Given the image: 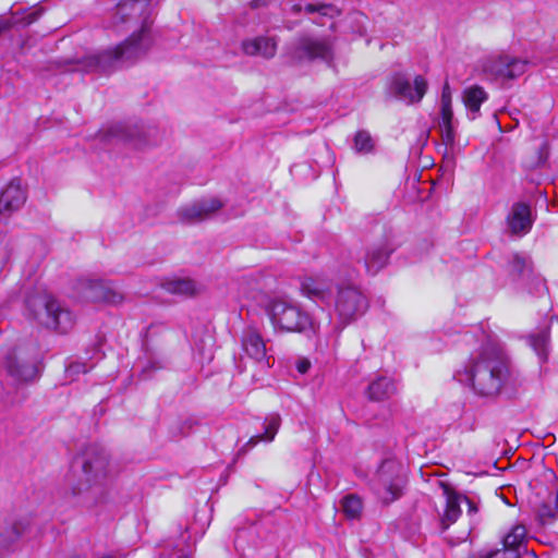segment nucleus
Masks as SVG:
<instances>
[{
  "instance_id": "72a5a7b5",
  "label": "nucleus",
  "mask_w": 558,
  "mask_h": 558,
  "mask_svg": "<svg viewBox=\"0 0 558 558\" xmlns=\"http://www.w3.org/2000/svg\"><path fill=\"white\" fill-rule=\"evenodd\" d=\"M440 102H452V93L448 82L442 86Z\"/></svg>"
},
{
  "instance_id": "58836bf2",
  "label": "nucleus",
  "mask_w": 558,
  "mask_h": 558,
  "mask_svg": "<svg viewBox=\"0 0 558 558\" xmlns=\"http://www.w3.org/2000/svg\"><path fill=\"white\" fill-rule=\"evenodd\" d=\"M269 0H253L251 2V7L252 8H258L260 5H266L268 3Z\"/></svg>"
},
{
  "instance_id": "2f4dec72",
  "label": "nucleus",
  "mask_w": 558,
  "mask_h": 558,
  "mask_svg": "<svg viewBox=\"0 0 558 558\" xmlns=\"http://www.w3.org/2000/svg\"><path fill=\"white\" fill-rule=\"evenodd\" d=\"M486 558H520V555L515 548H509L502 545L501 548L488 553Z\"/></svg>"
},
{
  "instance_id": "c85d7f7f",
  "label": "nucleus",
  "mask_w": 558,
  "mask_h": 558,
  "mask_svg": "<svg viewBox=\"0 0 558 558\" xmlns=\"http://www.w3.org/2000/svg\"><path fill=\"white\" fill-rule=\"evenodd\" d=\"M362 500L354 496L349 495L342 499V510L349 519H356L362 512Z\"/></svg>"
},
{
  "instance_id": "6e6552de",
  "label": "nucleus",
  "mask_w": 558,
  "mask_h": 558,
  "mask_svg": "<svg viewBox=\"0 0 558 558\" xmlns=\"http://www.w3.org/2000/svg\"><path fill=\"white\" fill-rule=\"evenodd\" d=\"M526 64L523 59L500 53L488 57L483 63V71L494 80H510L522 75Z\"/></svg>"
},
{
  "instance_id": "2eb2a0df",
  "label": "nucleus",
  "mask_w": 558,
  "mask_h": 558,
  "mask_svg": "<svg viewBox=\"0 0 558 558\" xmlns=\"http://www.w3.org/2000/svg\"><path fill=\"white\" fill-rule=\"evenodd\" d=\"M222 207L218 198L201 199L179 209L180 221L185 223H196L210 218Z\"/></svg>"
},
{
  "instance_id": "5701e85b",
  "label": "nucleus",
  "mask_w": 558,
  "mask_h": 558,
  "mask_svg": "<svg viewBox=\"0 0 558 558\" xmlns=\"http://www.w3.org/2000/svg\"><path fill=\"white\" fill-rule=\"evenodd\" d=\"M439 124L444 142L451 144L454 140L452 102H440Z\"/></svg>"
},
{
  "instance_id": "ddd939ff",
  "label": "nucleus",
  "mask_w": 558,
  "mask_h": 558,
  "mask_svg": "<svg viewBox=\"0 0 558 558\" xmlns=\"http://www.w3.org/2000/svg\"><path fill=\"white\" fill-rule=\"evenodd\" d=\"M439 484L446 497V507L440 518V525L442 530H447L460 517L461 502H465L469 506V511L475 512L476 508L468 497L454 492L449 484L444 482H440Z\"/></svg>"
},
{
  "instance_id": "b1692460",
  "label": "nucleus",
  "mask_w": 558,
  "mask_h": 558,
  "mask_svg": "<svg viewBox=\"0 0 558 558\" xmlns=\"http://www.w3.org/2000/svg\"><path fill=\"white\" fill-rule=\"evenodd\" d=\"M487 99V94L480 86H471L463 92V102L469 111L476 114L481 105Z\"/></svg>"
},
{
  "instance_id": "7ed1b4c3",
  "label": "nucleus",
  "mask_w": 558,
  "mask_h": 558,
  "mask_svg": "<svg viewBox=\"0 0 558 558\" xmlns=\"http://www.w3.org/2000/svg\"><path fill=\"white\" fill-rule=\"evenodd\" d=\"M114 470L109 454L104 450L89 449L81 459V473L72 486L73 495H84L86 501L104 502L109 493V483Z\"/></svg>"
},
{
  "instance_id": "473e14b6",
  "label": "nucleus",
  "mask_w": 558,
  "mask_h": 558,
  "mask_svg": "<svg viewBox=\"0 0 558 558\" xmlns=\"http://www.w3.org/2000/svg\"><path fill=\"white\" fill-rule=\"evenodd\" d=\"M28 530V523L24 521L14 522L10 529L8 541L13 542Z\"/></svg>"
},
{
  "instance_id": "4c0bfd02",
  "label": "nucleus",
  "mask_w": 558,
  "mask_h": 558,
  "mask_svg": "<svg viewBox=\"0 0 558 558\" xmlns=\"http://www.w3.org/2000/svg\"><path fill=\"white\" fill-rule=\"evenodd\" d=\"M39 13H40V12H39L38 10H36V11H34V12L29 13V14H28V16L25 19V23H26V24H31V23H33L34 21H36V20H37V17L39 16Z\"/></svg>"
},
{
  "instance_id": "0eeeda50",
  "label": "nucleus",
  "mask_w": 558,
  "mask_h": 558,
  "mask_svg": "<svg viewBox=\"0 0 558 558\" xmlns=\"http://www.w3.org/2000/svg\"><path fill=\"white\" fill-rule=\"evenodd\" d=\"M376 493L386 504L398 499L405 485V474L402 465L393 460L383 462L378 470Z\"/></svg>"
},
{
  "instance_id": "f257e3e1",
  "label": "nucleus",
  "mask_w": 558,
  "mask_h": 558,
  "mask_svg": "<svg viewBox=\"0 0 558 558\" xmlns=\"http://www.w3.org/2000/svg\"><path fill=\"white\" fill-rule=\"evenodd\" d=\"M116 21L134 27L132 35L112 48L89 56L84 69L110 72L137 60L153 46L149 0H124L117 7Z\"/></svg>"
},
{
  "instance_id": "39448f33",
  "label": "nucleus",
  "mask_w": 558,
  "mask_h": 558,
  "mask_svg": "<svg viewBox=\"0 0 558 558\" xmlns=\"http://www.w3.org/2000/svg\"><path fill=\"white\" fill-rule=\"evenodd\" d=\"M272 326L287 332L314 329L311 316L300 306L283 298H272L265 306Z\"/></svg>"
},
{
  "instance_id": "412c9836",
  "label": "nucleus",
  "mask_w": 558,
  "mask_h": 558,
  "mask_svg": "<svg viewBox=\"0 0 558 558\" xmlns=\"http://www.w3.org/2000/svg\"><path fill=\"white\" fill-rule=\"evenodd\" d=\"M162 288L175 295L193 296L198 293V284L190 278H171L162 282Z\"/></svg>"
},
{
  "instance_id": "4468645a",
  "label": "nucleus",
  "mask_w": 558,
  "mask_h": 558,
  "mask_svg": "<svg viewBox=\"0 0 558 558\" xmlns=\"http://www.w3.org/2000/svg\"><path fill=\"white\" fill-rule=\"evenodd\" d=\"M333 43L329 38H314L311 36H302L299 38L295 53L300 59L306 58L308 60L332 59Z\"/></svg>"
},
{
  "instance_id": "f3484780",
  "label": "nucleus",
  "mask_w": 558,
  "mask_h": 558,
  "mask_svg": "<svg viewBox=\"0 0 558 558\" xmlns=\"http://www.w3.org/2000/svg\"><path fill=\"white\" fill-rule=\"evenodd\" d=\"M277 40L270 36L246 38L241 43L243 53L251 57L271 59L277 52Z\"/></svg>"
},
{
  "instance_id": "a211bd4d",
  "label": "nucleus",
  "mask_w": 558,
  "mask_h": 558,
  "mask_svg": "<svg viewBox=\"0 0 558 558\" xmlns=\"http://www.w3.org/2000/svg\"><path fill=\"white\" fill-rule=\"evenodd\" d=\"M301 293L313 301H325L331 291V283L325 276H306L301 280Z\"/></svg>"
},
{
  "instance_id": "c756f323",
  "label": "nucleus",
  "mask_w": 558,
  "mask_h": 558,
  "mask_svg": "<svg viewBox=\"0 0 558 558\" xmlns=\"http://www.w3.org/2000/svg\"><path fill=\"white\" fill-rule=\"evenodd\" d=\"M531 344L534 351L543 359L547 355V344L549 340L548 331H542L537 335L531 336Z\"/></svg>"
},
{
  "instance_id": "cd10ccee",
  "label": "nucleus",
  "mask_w": 558,
  "mask_h": 558,
  "mask_svg": "<svg viewBox=\"0 0 558 558\" xmlns=\"http://www.w3.org/2000/svg\"><path fill=\"white\" fill-rule=\"evenodd\" d=\"M526 535V529L524 525L517 524L511 531L504 537L502 545L509 548H515L521 545Z\"/></svg>"
},
{
  "instance_id": "9d476101",
  "label": "nucleus",
  "mask_w": 558,
  "mask_h": 558,
  "mask_svg": "<svg viewBox=\"0 0 558 558\" xmlns=\"http://www.w3.org/2000/svg\"><path fill=\"white\" fill-rule=\"evenodd\" d=\"M428 88L427 81L422 75L414 77L413 84L402 73H395L388 82V90L397 98L408 104L420 102Z\"/></svg>"
},
{
  "instance_id": "a19ab883",
  "label": "nucleus",
  "mask_w": 558,
  "mask_h": 558,
  "mask_svg": "<svg viewBox=\"0 0 558 558\" xmlns=\"http://www.w3.org/2000/svg\"><path fill=\"white\" fill-rule=\"evenodd\" d=\"M313 22L318 25H324V22L320 19H316Z\"/></svg>"
},
{
  "instance_id": "7c9ffc66",
  "label": "nucleus",
  "mask_w": 558,
  "mask_h": 558,
  "mask_svg": "<svg viewBox=\"0 0 558 558\" xmlns=\"http://www.w3.org/2000/svg\"><path fill=\"white\" fill-rule=\"evenodd\" d=\"M135 132L136 135L140 133L137 130V126H129L124 124H116L110 129V134L113 137H118L125 141H133L135 138Z\"/></svg>"
},
{
  "instance_id": "a878e982",
  "label": "nucleus",
  "mask_w": 558,
  "mask_h": 558,
  "mask_svg": "<svg viewBox=\"0 0 558 558\" xmlns=\"http://www.w3.org/2000/svg\"><path fill=\"white\" fill-rule=\"evenodd\" d=\"M395 392V385L391 379L381 377L374 380L368 387L369 398L376 401L384 400Z\"/></svg>"
},
{
  "instance_id": "9b49d317",
  "label": "nucleus",
  "mask_w": 558,
  "mask_h": 558,
  "mask_svg": "<svg viewBox=\"0 0 558 558\" xmlns=\"http://www.w3.org/2000/svg\"><path fill=\"white\" fill-rule=\"evenodd\" d=\"M77 289L85 299L93 302L118 304L123 300V295L110 282L100 279H82Z\"/></svg>"
},
{
  "instance_id": "1a4fd4ad",
  "label": "nucleus",
  "mask_w": 558,
  "mask_h": 558,
  "mask_svg": "<svg viewBox=\"0 0 558 558\" xmlns=\"http://www.w3.org/2000/svg\"><path fill=\"white\" fill-rule=\"evenodd\" d=\"M1 367L15 384H28L37 378V368L22 357L16 347H8L3 351Z\"/></svg>"
},
{
  "instance_id": "20e7f679",
  "label": "nucleus",
  "mask_w": 558,
  "mask_h": 558,
  "mask_svg": "<svg viewBox=\"0 0 558 558\" xmlns=\"http://www.w3.org/2000/svg\"><path fill=\"white\" fill-rule=\"evenodd\" d=\"M27 306L34 318L47 328L66 333L74 326L73 314L49 294L41 293L29 298Z\"/></svg>"
},
{
  "instance_id": "4be33fe9",
  "label": "nucleus",
  "mask_w": 558,
  "mask_h": 558,
  "mask_svg": "<svg viewBox=\"0 0 558 558\" xmlns=\"http://www.w3.org/2000/svg\"><path fill=\"white\" fill-rule=\"evenodd\" d=\"M281 425V416L278 413H270L265 417L264 421V433L257 436H253L246 444V446H255L259 441L270 442L275 439L279 427Z\"/></svg>"
},
{
  "instance_id": "e433bc0d",
  "label": "nucleus",
  "mask_w": 558,
  "mask_h": 558,
  "mask_svg": "<svg viewBox=\"0 0 558 558\" xmlns=\"http://www.w3.org/2000/svg\"><path fill=\"white\" fill-rule=\"evenodd\" d=\"M525 265V260L522 257L515 256L512 262V267L515 271L521 272Z\"/></svg>"
},
{
  "instance_id": "f8f14e48",
  "label": "nucleus",
  "mask_w": 558,
  "mask_h": 558,
  "mask_svg": "<svg viewBox=\"0 0 558 558\" xmlns=\"http://www.w3.org/2000/svg\"><path fill=\"white\" fill-rule=\"evenodd\" d=\"M534 220L531 205L526 202H515L506 216V230L510 235L523 236L531 231Z\"/></svg>"
},
{
  "instance_id": "dca6fc26",
  "label": "nucleus",
  "mask_w": 558,
  "mask_h": 558,
  "mask_svg": "<svg viewBox=\"0 0 558 558\" xmlns=\"http://www.w3.org/2000/svg\"><path fill=\"white\" fill-rule=\"evenodd\" d=\"M26 199V190L22 186L20 180H12L0 192V215L10 217L24 206Z\"/></svg>"
},
{
  "instance_id": "6ab92c4d",
  "label": "nucleus",
  "mask_w": 558,
  "mask_h": 558,
  "mask_svg": "<svg viewBox=\"0 0 558 558\" xmlns=\"http://www.w3.org/2000/svg\"><path fill=\"white\" fill-rule=\"evenodd\" d=\"M390 251L384 244H377L366 248L363 264L367 275L375 276L388 263Z\"/></svg>"
},
{
  "instance_id": "f03ea898",
  "label": "nucleus",
  "mask_w": 558,
  "mask_h": 558,
  "mask_svg": "<svg viewBox=\"0 0 558 558\" xmlns=\"http://www.w3.org/2000/svg\"><path fill=\"white\" fill-rule=\"evenodd\" d=\"M508 375V365L502 354L489 348L472 355L456 376L459 381L471 385L478 395L495 396L500 391Z\"/></svg>"
},
{
  "instance_id": "bb28decb",
  "label": "nucleus",
  "mask_w": 558,
  "mask_h": 558,
  "mask_svg": "<svg viewBox=\"0 0 558 558\" xmlns=\"http://www.w3.org/2000/svg\"><path fill=\"white\" fill-rule=\"evenodd\" d=\"M374 146L375 142L367 131L362 130L356 132L353 140V147L356 153L369 154L373 151Z\"/></svg>"
},
{
  "instance_id": "c9c22d12",
  "label": "nucleus",
  "mask_w": 558,
  "mask_h": 558,
  "mask_svg": "<svg viewBox=\"0 0 558 558\" xmlns=\"http://www.w3.org/2000/svg\"><path fill=\"white\" fill-rule=\"evenodd\" d=\"M311 367V362L307 359H301L296 363V369L301 374H305Z\"/></svg>"
},
{
  "instance_id": "423d86ee",
  "label": "nucleus",
  "mask_w": 558,
  "mask_h": 558,
  "mask_svg": "<svg viewBox=\"0 0 558 558\" xmlns=\"http://www.w3.org/2000/svg\"><path fill=\"white\" fill-rule=\"evenodd\" d=\"M367 307V298L356 286L347 284L338 288L335 299V312L340 328L345 327L363 315Z\"/></svg>"
},
{
  "instance_id": "ea45409f",
  "label": "nucleus",
  "mask_w": 558,
  "mask_h": 558,
  "mask_svg": "<svg viewBox=\"0 0 558 558\" xmlns=\"http://www.w3.org/2000/svg\"><path fill=\"white\" fill-rule=\"evenodd\" d=\"M80 367V364H73L69 367V372H78Z\"/></svg>"
},
{
  "instance_id": "393cba45",
  "label": "nucleus",
  "mask_w": 558,
  "mask_h": 558,
  "mask_svg": "<svg viewBox=\"0 0 558 558\" xmlns=\"http://www.w3.org/2000/svg\"><path fill=\"white\" fill-rule=\"evenodd\" d=\"M303 8L301 4H293L291 7V12L294 14H299L302 12ZM304 11L308 14L318 13L320 17H330L333 19L340 14V11L332 4L326 3H317V4H307L304 7Z\"/></svg>"
},
{
  "instance_id": "f704fd0d",
  "label": "nucleus",
  "mask_w": 558,
  "mask_h": 558,
  "mask_svg": "<svg viewBox=\"0 0 558 558\" xmlns=\"http://www.w3.org/2000/svg\"><path fill=\"white\" fill-rule=\"evenodd\" d=\"M137 130L140 131V133L137 135L135 134V138L133 140V141H138V143L136 145L140 146L142 143L143 144L149 143V141L146 138V136L148 135V133H151V130H148V132H144L138 126H137Z\"/></svg>"
},
{
  "instance_id": "aec40b11",
  "label": "nucleus",
  "mask_w": 558,
  "mask_h": 558,
  "mask_svg": "<svg viewBox=\"0 0 558 558\" xmlns=\"http://www.w3.org/2000/svg\"><path fill=\"white\" fill-rule=\"evenodd\" d=\"M242 348L246 354L257 362L266 359V343L260 333L255 329H246L242 338Z\"/></svg>"
}]
</instances>
